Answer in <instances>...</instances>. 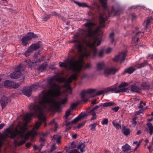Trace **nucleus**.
Wrapping results in <instances>:
<instances>
[{
  "mask_svg": "<svg viewBox=\"0 0 153 153\" xmlns=\"http://www.w3.org/2000/svg\"><path fill=\"white\" fill-rule=\"evenodd\" d=\"M51 15L57 16H58V17H59V15H57V14L56 12H54L52 13V14H49V15L46 14V15L45 16V17L42 18V20L44 21H45L47 20V19H48L50 18L51 17Z\"/></svg>",
  "mask_w": 153,
  "mask_h": 153,
  "instance_id": "nucleus-23",
  "label": "nucleus"
},
{
  "mask_svg": "<svg viewBox=\"0 0 153 153\" xmlns=\"http://www.w3.org/2000/svg\"><path fill=\"white\" fill-rule=\"evenodd\" d=\"M126 55V53L122 52L120 53L118 56H116L113 59V60L114 62H117L120 60V62L122 63L125 60Z\"/></svg>",
  "mask_w": 153,
  "mask_h": 153,
  "instance_id": "nucleus-10",
  "label": "nucleus"
},
{
  "mask_svg": "<svg viewBox=\"0 0 153 153\" xmlns=\"http://www.w3.org/2000/svg\"><path fill=\"white\" fill-rule=\"evenodd\" d=\"M128 85V83L125 82H122L119 85L118 89H117V84L116 83L111 86L104 88L102 90L98 91L96 93V95L94 96L97 95H100L104 93H107L109 92H113V91H115V92L116 93L120 92H126L128 91V89L125 87Z\"/></svg>",
  "mask_w": 153,
  "mask_h": 153,
  "instance_id": "nucleus-4",
  "label": "nucleus"
},
{
  "mask_svg": "<svg viewBox=\"0 0 153 153\" xmlns=\"http://www.w3.org/2000/svg\"><path fill=\"white\" fill-rule=\"evenodd\" d=\"M97 125V123H95L93 124H90L89 126L91 127L90 130L93 131H95L96 130V127Z\"/></svg>",
  "mask_w": 153,
  "mask_h": 153,
  "instance_id": "nucleus-32",
  "label": "nucleus"
},
{
  "mask_svg": "<svg viewBox=\"0 0 153 153\" xmlns=\"http://www.w3.org/2000/svg\"><path fill=\"white\" fill-rule=\"evenodd\" d=\"M45 59V58L44 56H43L41 57L39 59H38V61L39 62H41L42 61H43Z\"/></svg>",
  "mask_w": 153,
  "mask_h": 153,
  "instance_id": "nucleus-48",
  "label": "nucleus"
},
{
  "mask_svg": "<svg viewBox=\"0 0 153 153\" xmlns=\"http://www.w3.org/2000/svg\"><path fill=\"white\" fill-rule=\"evenodd\" d=\"M147 126L149 131V134L150 135H151L153 132V126H152V123H148Z\"/></svg>",
  "mask_w": 153,
  "mask_h": 153,
  "instance_id": "nucleus-30",
  "label": "nucleus"
},
{
  "mask_svg": "<svg viewBox=\"0 0 153 153\" xmlns=\"http://www.w3.org/2000/svg\"><path fill=\"white\" fill-rule=\"evenodd\" d=\"M148 63L146 61H145L141 63L137 64L135 66V67L137 68H140L144 67L148 65Z\"/></svg>",
  "mask_w": 153,
  "mask_h": 153,
  "instance_id": "nucleus-27",
  "label": "nucleus"
},
{
  "mask_svg": "<svg viewBox=\"0 0 153 153\" xmlns=\"http://www.w3.org/2000/svg\"><path fill=\"white\" fill-rule=\"evenodd\" d=\"M53 140L54 141H56L58 144H59L61 141L60 137L57 135H53Z\"/></svg>",
  "mask_w": 153,
  "mask_h": 153,
  "instance_id": "nucleus-25",
  "label": "nucleus"
},
{
  "mask_svg": "<svg viewBox=\"0 0 153 153\" xmlns=\"http://www.w3.org/2000/svg\"><path fill=\"white\" fill-rule=\"evenodd\" d=\"M37 62V61H35L32 62L30 59H28V60H26V62L27 64V65H28V66H29L30 67H31L32 65V64L35 63H36Z\"/></svg>",
  "mask_w": 153,
  "mask_h": 153,
  "instance_id": "nucleus-35",
  "label": "nucleus"
},
{
  "mask_svg": "<svg viewBox=\"0 0 153 153\" xmlns=\"http://www.w3.org/2000/svg\"><path fill=\"white\" fill-rule=\"evenodd\" d=\"M39 104V102L29 105V109L31 112L27 113L24 115V119L25 123L22 126L18 124L14 128H7L4 130L5 135L11 138H14L19 135V137L22 140L19 142L15 141L18 145L24 144L29 136L33 138L37 135L35 130L37 129L42 122L44 123V127L46 126L43 109L47 108L41 106Z\"/></svg>",
  "mask_w": 153,
  "mask_h": 153,
  "instance_id": "nucleus-2",
  "label": "nucleus"
},
{
  "mask_svg": "<svg viewBox=\"0 0 153 153\" xmlns=\"http://www.w3.org/2000/svg\"><path fill=\"white\" fill-rule=\"evenodd\" d=\"M122 131L124 135L127 136L129 134L130 130L129 129L126 128L125 126H123L122 127Z\"/></svg>",
  "mask_w": 153,
  "mask_h": 153,
  "instance_id": "nucleus-22",
  "label": "nucleus"
},
{
  "mask_svg": "<svg viewBox=\"0 0 153 153\" xmlns=\"http://www.w3.org/2000/svg\"><path fill=\"white\" fill-rule=\"evenodd\" d=\"M47 65V64L45 62L42 64L41 65L38 67V70L39 71L42 72L45 70Z\"/></svg>",
  "mask_w": 153,
  "mask_h": 153,
  "instance_id": "nucleus-21",
  "label": "nucleus"
},
{
  "mask_svg": "<svg viewBox=\"0 0 153 153\" xmlns=\"http://www.w3.org/2000/svg\"><path fill=\"white\" fill-rule=\"evenodd\" d=\"M96 116H92V117H91V120H94L96 119Z\"/></svg>",
  "mask_w": 153,
  "mask_h": 153,
  "instance_id": "nucleus-62",
  "label": "nucleus"
},
{
  "mask_svg": "<svg viewBox=\"0 0 153 153\" xmlns=\"http://www.w3.org/2000/svg\"><path fill=\"white\" fill-rule=\"evenodd\" d=\"M74 2L79 7H88L89 8H91L90 6L88 5L86 3H81L79 2L76 1H74Z\"/></svg>",
  "mask_w": 153,
  "mask_h": 153,
  "instance_id": "nucleus-19",
  "label": "nucleus"
},
{
  "mask_svg": "<svg viewBox=\"0 0 153 153\" xmlns=\"http://www.w3.org/2000/svg\"><path fill=\"white\" fill-rule=\"evenodd\" d=\"M152 20V19H151L150 18H149L147 19L144 21L143 22L144 25H145V29H146L147 28V27L148 25H149L151 21Z\"/></svg>",
  "mask_w": 153,
  "mask_h": 153,
  "instance_id": "nucleus-24",
  "label": "nucleus"
},
{
  "mask_svg": "<svg viewBox=\"0 0 153 153\" xmlns=\"http://www.w3.org/2000/svg\"><path fill=\"white\" fill-rule=\"evenodd\" d=\"M119 108V106H117L111 109L112 110L114 111L115 112H117L118 111Z\"/></svg>",
  "mask_w": 153,
  "mask_h": 153,
  "instance_id": "nucleus-43",
  "label": "nucleus"
},
{
  "mask_svg": "<svg viewBox=\"0 0 153 153\" xmlns=\"http://www.w3.org/2000/svg\"><path fill=\"white\" fill-rule=\"evenodd\" d=\"M40 54L39 52H38L37 53H35L34 56L35 57L37 58V56L38 55H39Z\"/></svg>",
  "mask_w": 153,
  "mask_h": 153,
  "instance_id": "nucleus-58",
  "label": "nucleus"
},
{
  "mask_svg": "<svg viewBox=\"0 0 153 153\" xmlns=\"http://www.w3.org/2000/svg\"><path fill=\"white\" fill-rule=\"evenodd\" d=\"M140 34H141V36H142L143 35V33L141 31H139L136 33V37L134 36L133 37L132 40L133 41H134L135 43L137 42L138 40H139V38H138V36Z\"/></svg>",
  "mask_w": 153,
  "mask_h": 153,
  "instance_id": "nucleus-18",
  "label": "nucleus"
},
{
  "mask_svg": "<svg viewBox=\"0 0 153 153\" xmlns=\"http://www.w3.org/2000/svg\"><path fill=\"white\" fill-rule=\"evenodd\" d=\"M117 71L114 68H106L104 71V73L105 74H115Z\"/></svg>",
  "mask_w": 153,
  "mask_h": 153,
  "instance_id": "nucleus-13",
  "label": "nucleus"
},
{
  "mask_svg": "<svg viewBox=\"0 0 153 153\" xmlns=\"http://www.w3.org/2000/svg\"><path fill=\"white\" fill-rule=\"evenodd\" d=\"M147 58L150 59H153V54L149 55L148 56Z\"/></svg>",
  "mask_w": 153,
  "mask_h": 153,
  "instance_id": "nucleus-53",
  "label": "nucleus"
},
{
  "mask_svg": "<svg viewBox=\"0 0 153 153\" xmlns=\"http://www.w3.org/2000/svg\"><path fill=\"white\" fill-rule=\"evenodd\" d=\"M40 42L39 41L37 43L31 45L28 49L25 52L24 55L26 57L29 56L31 52L38 49L39 47V43Z\"/></svg>",
  "mask_w": 153,
  "mask_h": 153,
  "instance_id": "nucleus-6",
  "label": "nucleus"
},
{
  "mask_svg": "<svg viewBox=\"0 0 153 153\" xmlns=\"http://www.w3.org/2000/svg\"><path fill=\"white\" fill-rule=\"evenodd\" d=\"M71 128V126H67L66 128L65 129V131L66 132L68 131Z\"/></svg>",
  "mask_w": 153,
  "mask_h": 153,
  "instance_id": "nucleus-51",
  "label": "nucleus"
},
{
  "mask_svg": "<svg viewBox=\"0 0 153 153\" xmlns=\"http://www.w3.org/2000/svg\"><path fill=\"white\" fill-rule=\"evenodd\" d=\"M5 124L4 123L0 124V129H2L4 126Z\"/></svg>",
  "mask_w": 153,
  "mask_h": 153,
  "instance_id": "nucleus-57",
  "label": "nucleus"
},
{
  "mask_svg": "<svg viewBox=\"0 0 153 153\" xmlns=\"http://www.w3.org/2000/svg\"><path fill=\"white\" fill-rule=\"evenodd\" d=\"M115 105V103L114 102H106L100 104V106H102L103 107H107L114 106Z\"/></svg>",
  "mask_w": 153,
  "mask_h": 153,
  "instance_id": "nucleus-17",
  "label": "nucleus"
},
{
  "mask_svg": "<svg viewBox=\"0 0 153 153\" xmlns=\"http://www.w3.org/2000/svg\"><path fill=\"white\" fill-rule=\"evenodd\" d=\"M112 123L113 126L117 129H120L121 127V125H120L118 123L115 122L114 121L112 122Z\"/></svg>",
  "mask_w": 153,
  "mask_h": 153,
  "instance_id": "nucleus-33",
  "label": "nucleus"
},
{
  "mask_svg": "<svg viewBox=\"0 0 153 153\" xmlns=\"http://www.w3.org/2000/svg\"><path fill=\"white\" fill-rule=\"evenodd\" d=\"M49 68L50 69H53V70L55 69V68L54 66V65H50L49 66Z\"/></svg>",
  "mask_w": 153,
  "mask_h": 153,
  "instance_id": "nucleus-55",
  "label": "nucleus"
},
{
  "mask_svg": "<svg viewBox=\"0 0 153 153\" xmlns=\"http://www.w3.org/2000/svg\"><path fill=\"white\" fill-rule=\"evenodd\" d=\"M48 133H49L48 132H47V133H41V135L43 136H46L47 135H48Z\"/></svg>",
  "mask_w": 153,
  "mask_h": 153,
  "instance_id": "nucleus-59",
  "label": "nucleus"
},
{
  "mask_svg": "<svg viewBox=\"0 0 153 153\" xmlns=\"http://www.w3.org/2000/svg\"><path fill=\"white\" fill-rule=\"evenodd\" d=\"M135 70V69L132 67H130L124 70L125 73L128 74H131Z\"/></svg>",
  "mask_w": 153,
  "mask_h": 153,
  "instance_id": "nucleus-26",
  "label": "nucleus"
},
{
  "mask_svg": "<svg viewBox=\"0 0 153 153\" xmlns=\"http://www.w3.org/2000/svg\"><path fill=\"white\" fill-rule=\"evenodd\" d=\"M140 85L139 82H137L131 85V91L133 92H139L141 90L138 87Z\"/></svg>",
  "mask_w": 153,
  "mask_h": 153,
  "instance_id": "nucleus-11",
  "label": "nucleus"
},
{
  "mask_svg": "<svg viewBox=\"0 0 153 153\" xmlns=\"http://www.w3.org/2000/svg\"><path fill=\"white\" fill-rule=\"evenodd\" d=\"M23 66L21 64H19L15 68V71L11 73L10 75V76H22L21 71L24 70Z\"/></svg>",
  "mask_w": 153,
  "mask_h": 153,
  "instance_id": "nucleus-8",
  "label": "nucleus"
},
{
  "mask_svg": "<svg viewBox=\"0 0 153 153\" xmlns=\"http://www.w3.org/2000/svg\"><path fill=\"white\" fill-rule=\"evenodd\" d=\"M76 147V143L75 142H72L68 149L67 147L65 148V149L66 151V153H79L77 149H73Z\"/></svg>",
  "mask_w": 153,
  "mask_h": 153,
  "instance_id": "nucleus-9",
  "label": "nucleus"
},
{
  "mask_svg": "<svg viewBox=\"0 0 153 153\" xmlns=\"http://www.w3.org/2000/svg\"><path fill=\"white\" fill-rule=\"evenodd\" d=\"M114 34L113 32L111 33L109 35V38L110 40L111 43L112 44H113L114 42Z\"/></svg>",
  "mask_w": 153,
  "mask_h": 153,
  "instance_id": "nucleus-31",
  "label": "nucleus"
},
{
  "mask_svg": "<svg viewBox=\"0 0 153 153\" xmlns=\"http://www.w3.org/2000/svg\"><path fill=\"white\" fill-rule=\"evenodd\" d=\"M104 67V65L102 62H99L97 64V68L98 70L102 69Z\"/></svg>",
  "mask_w": 153,
  "mask_h": 153,
  "instance_id": "nucleus-34",
  "label": "nucleus"
},
{
  "mask_svg": "<svg viewBox=\"0 0 153 153\" xmlns=\"http://www.w3.org/2000/svg\"><path fill=\"white\" fill-rule=\"evenodd\" d=\"M136 145L137 146L136 147L135 149V150H136L137 149V148L139 146L140 144V143H138Z\"/></svg>",
  "mask_w": 153,
  "mask_h": 153,
  "instance_id": "nucleus-60",
  "label": "nucleus"
},
{
  "mask_svg": "<svg viewBox=\"0 0 153 153\" xmlns=\"http://www.w3.org/2000/svg\"><path fill=\"white\" fill-rule=\"evenodd\" d=\"M131 16L132 17V18L133 19H134L137 17L134 14H131Z\"/></svg>",
  "mask_w": 153,
  "mask_h": 153,
  "instance_id": "nucleus-56",
  "label": "nucleus"
},
{
  "mask_svg": "<svg viewBox=\"0 0 153 153\" xmlns=\"http://www.w3.org/2000/svg\"><path fill=\"white\" fill-rule=\"evenodd\" d=\"M33 149H39V147L36 146H33Z\"/></svg>",
  "mask_w": 153,
  "mask_h": 153,
  "instance_id": "nucleus-63",
  "label": "nucleus"
},
{
  "mask_svg": "<svg viewBox=\"0 0 153 153\" xmlns=\"http://www.w3.org/2000/svg\"><path fill=\"white\" fill-rule=\"evenodd\" d=\"M15 79H18V80L20 81V82H23L24 79V77H11Z\"/></svg>",
  "mask_w": 153,
  "mask_h": 153,
  "instance_id": "nucleus-39",
  "label": "nucleus"
},
{
  "mask_svg": "<svg viewBox=\"0 0 153 153\" xmlns=\"http://www.w3.org/2000/svg\"><path fill=\"white\" fill-rule=\"evenodd\" d=\"M77 77H69L66 80L65 77H51L47 80L48 83L50 85L51 89H49L47 93L45 91H42L39 95V102L41 106L46 107L49 110L53 111L59 112L62 107L66 103L68 99L65 98L60 101H56L54 99L59 97L60 92L59 86L56 82H65L64 87L70 93L71 87L69 83L73 80H75Z\"/></svg>",
  "mask_w": 153,
  "mask_h": 153,
  "instance_id": "nucleus-3",
  "label": "nucleus"
},
{
  "mask_svg": "<svg viewBox=\"0 0 153 153\" xmlns=\"http://www.w3.org/2000/svg\"><path fill=\"white\" fill-rule=\"evenodd\" d=\"M86 116V114L85 113H82L74 119L71 121V123L74 124L79 121L81 119L84 118Z\"/></svg>",
  "mask_w": 153,
  "mask_h": 153,
  "instance_id": "nucleus-14",
  "label": "nucleus"
},
{
  "mask_svg": "<svg viewBox=\"0 0 153 153\" xmlns=\"http://www.w3.org/2000/svg\"><path fill=\"white\" fill-rule=\"evenodd\" d=\"M40 85L39 84H36L35 85H31L30 87L31 88V89L32 91H35L38 88Z\"/></svg>",
  "mask_w": 153,
  "mask_h": 153,
  "instance_id": "nucleus-29",
  "label": "nucleus"
},
{
  "mask_svg": "<svg viewBox=\"0 0 153 153\" xmlns=\"http://www.w3.org/2000/svg\"><path fill=\"white\" fill-rule=\"evenodd\" d=\"M101 106H100V105H96L94 107H93L92 109L93 110V111H94L95 110Z\"/></svg>",
  "mask_w": 153,
  "mask_h": 153,
  "instance_id": "nucleus-49",
  "label": "nucleus"
},
{
  "mask_svg": "<svg viewBox=\"0 0 153 153\" xmlns=\"http://www.w3.org/2000/svg\"><path fill=\"white\" fill-rule=\"evenodd\" d=\"M8 102V100L7 97L4 96H3L1 97L0 100V103L2 109L6 107Z\"/></svg>",
  "mask_w": 153,
  "mask_h": 153,
  "instance_id": "nucleus-12",
  "label": "nucleus"
},
{
  "mask_svg": "<svg viewBox=\"0 0 153 153\" xmlns=\"http://www.w3.org/2000/svg\"><path fill=\"white\" fill-rule=\"evenodd\" d=\"M95 91L94 89H88L82 91L81 93V96L82 100L85 102L88 101L91 94H93Z\"/></svg>",
  "mask_w": 153,
  "mask_h": 153,
  "instance_id": "nucleus-5",
  "label": "nucleus"
},
{
  "mask_svg": "<svg viewBox=\"0 0 153 153\" xmlns=\"http://www.w3.org/2000/svg\"><path fill=\"white\" fill-rule=\"evenodd\" d=\"M71 112V109H68L65 112V117L66 120L68 118V117L70 114Z\"/></svg>",
  "mask_w": 153,
  "mask_h": 153,
  "instance_id": "nucleus-36",
  "label": "nucleus"
},
{
  "mask_svg": "<svg viewBox=\"0 0 153 153\" xmlns=\"http://www.w3.org/2000/svg\"><path fill=\"white\" fill-rule=\"evenodd\" d=\"M31 88L29 87H26L24 88L22 91L23 94L28 97H29L31 95Z\"/></svg>",
  "mask_w": 153,
  "mask_h": 153,
  "instance_id": "nucleus-15",
  "label": "nucleus"
},
{
  "mask_svg": "<svg viewBox=\"0 0 153 153\" xmlns=\"http://www.w3.org/2000/svg\"><path fill=\"white\" fill-rule=\"evenodd\" d=\"M94 111H93L92 109H91L90 111V113L93 116H96V114L94 112Z\"/></svg>",
  "mask_w": 153,
  "mask_h": 153,
  "instance_id": "nucleus-45",
  "label": "nucleus"
},
{
  "mask_svg": "<svg viewBox=\"0 0 153 153\" xmlns=\"http://www.w3.org/2000/svg\"><path fill=\"white\" fill-rule=\"evenodd\" d=\"M137 117H134L132 120V123L133 124H134V125H136L137 124V122L136 121V120L137 119Z\"/></svg>",
  "mask_w": 153,
  "mask_h": 153,
  "instance_id": "nucleus-42",
  "label": "nucleus"
},
{
  "mask_svg": "<svg viewBox=\"0 0 153 153\" xmlns=\"http://www.w3.org/2000/svg\"><path fill=\"white\" fill-rule=\"evenodd\" d=\"M91 103L93 104H95L97 103V100H93L91 101Z\"/></svg>",
  "mask_w": 153,
  "mask_h": 153,
  "instance_id": "nucleus-54",
  "label": "nucleus"
},
{
  "mask_svg": "<svg viewBox=\"0 0 153 153\" xmlns=\"http://www.w3.org/2000/svg\"><path fill=\"white\" fill-rule=\"evenodd\" d=\"M141 86L143 88H146L148 86V84L146 82H143L141 85Z\"/></svg>",
  "mask_w": 153,
  "mask_h": 153,
  "instance_id": "nucleus-41",
  "label": "nucleus"
},
{
  "mask_svg": "<svg viewBox=\"0 0 153 153\" xmlns=\"http://www.w3.org/2000/svg\"><path fill=\"white\" fill-rule=\"evenodd\" d=\"M13 83V82L8 80H6L4 82V85L6 88H12Z\"/></svg>",
  "mask_w": 153,
  "mask_h": 153,
  "instance_id": "nucleus-20",
  "label": "nucleus"
},
{
  "mask_svg": "<svg viewBox=\"0 0 153 153\" xmlns=\"http://www.w3.org/2000/svg\"><path fill=\"white\" fill-rule=\"evenodd\" d=\"M45 139L43 137H41L40 138V141L41 142L44 141L45 140Z\"/></svg>",
  "mask_w": 153,
  "mask_h": 153,
  "instance_id": "nucleus-61",
  "label": "nucleus"
},
{
  "mask_svg": "<svg viewBox=\"0 0 153 153\" xmlns=\"http://www.w3.org/2000/svg\"><path fill=\"white\" fill-rule=\"evenodd\" d=\"M72 124V123H71V122H68L67 120L65 121V125L66 126H68L71 124Z\"/></svg>",
  "mask_w": 153,
  "mask_h": 153,
  "instance_id": "nucleus-50",
  "label": "nucleus"
},
{
  "mask_svg": "<svg viewBox=\"0 0 153 153\" xmlns=\"http://www.w3.org/2000/svg\"><path fill=\"white\" fill-rule=\"evenodd\" d=\"M108 122V120L107 118L104 119L102 121L101 123L102 125H107Z\"/></svg>",
  "mask_w": 153,
  "mask_h": 153,
  "instance_id": "nucleus-40",
  "label": "nucleus"
},
{
  "mask_svg": "<svg viewBox=\"0 0 153 153\" xmlns=\"http://www.w3.org/2000/svg\"><path fill=\"white\" fill-rule=\"evenodd\" d=\"M57 125L55 123V129H54V131H56L57 129Z\"/></svg>",
  "mask_w": 153,
  "mask_h": 153,
  "instance_id": "nucleus-64",
  "label": "nucleus"
},
{
  "mask_svg": "<svg viewBox=\"0 0 153 153\" xmlns=\"http://www.w3.org/2000/svg\"><path fill=\"white\" fill-rule=\"evenodd\" d=\"M77 105L76 104V103H73L71 105V109H73Z\"/></svg>",
  "mask_w": 153,
  "mask_h": 153,
  "instance_id": "nucleus-46",
  "label": "nucleus"
},
{
  "mask_svg": "<svg viewBox=\"0 0 153 153\" xmlns=\"http://www.w3.org/2000/svg\"><path fill=\"white\" fill-rule=\"evenodd\" d=\"M31 145V143L30 142H28L26 143L25 146L27 148H28Z\"/></svg>",
  "mask_w": 153,
  "mask_h": 153,
  "instance_id": "nucleus-52",
  "label": "nucleus"
},
{
  "mask_svg": "<svg viewBox=\"0 0 153 153\" xmlns=\"http://www.w3.org/2000/svg\"><path fill=\"white\" fill-rule=\"evenodd\" d=\"M104 51L103 49L101 50L99 54V56L100 57L102 56L103 54Z\"/></svg>",
  "mask_w": 153,
  "mask_h": 153,
  "instance_id": "nucleus-44",
  "label": "nucleus"
},
{
  "mask_svg": "<svg viewBox=\"0 0 153 153\" xmlns=\"http://www.w3.org/2000/svg\"><path fill=\"white\" fill-rule=\"evenodd\" d=\"M112 51V49L111 48H109L106 50V52L107 53H108Z\"/></svg>",
  "mask_w": 153,
  "mask_h": 153,
  "instance_id": "nucleus-47",
  "label": "nucleus"
},
{
  "mask_svg": "<svg viewBox=\"0 0 153 153\" xmlns=\"http://www.w3.org/2000/svg\"><path fill=\"white\" fill-rule=\"evenodd\" d=\"M37 36L33 33H28L27 36H25L22 39V44L24 46H26L27 42L33 38H36Z\"/></svg>",
  "mask_w": 153,
  "mask_h": 153,
  "instance_id": "nucleus-7",
  "label": "nucleus"
},
{
  "mask_svg": "<svg viewBox=\"0 0 153 153\" xmlns=\"http://www.w3.org/2000/svg\"><path fill=\"white\" fill-rule=\"evenodd\" d=\"M77 148L78 149L80 150V152H82L85 148V145L84 143H80L78 146Z\"/></svg>",
  "mask_w": 153,
  "mask_h": 153,
  "instance_id": "nucleus-28",
  "label": "nucleus"
},
{
  "mask_svg": "<svg viewBox=\"0 0 153 153\" xmlns=\"http://www.w3.org/2000/svg\"><path fill=\"white\" fill-rule=\"evenodd\" d=\"M122 149L123 150L121 152V153H128V151L131 150L130 146L127 144L123 146Z\"/></svg>",
  "mask_w": 153,
  "mask_h": 153,
  "instance_id": "nucleus-16",
  "label": "nucleus"
},
{
  "mask_svg": "<svg viewBox=\"0 0 153 153\" xmlns=\"http://www.w3.org/2000/svg\"><path fill=\"white\" fill-rule=\"evenodd\" d=\"M146 103L145 102H143L142 101H140V105L138 106V108L140 109H142L143 106L146 105Z\"/></svg>",
  "mask_w": 153,
  "mask_h": 153,
  "instance_id": "nucleus-38",
  "label": "nucleus"
},
{
  "mask_svg": "<svg viewBox=\"0 0 153 153\" xmlns=\"http://www.w3.org/2000/svg\"><path fill=\"white\" fill-rule=\"evenodd\" d=\"M103 12L99 16L100 25L91 22H88L84 24L86 27L85 30L82 29L73 36L74 40L71 42L74 43V46L71 52L76 49L80 55L79 58L75 60L72 57L69 60L66 59L64 62H59L60 67H63L71 71L73 75L70 76H77L78 73L82 70L90 68L91 65L90 63L84 65V57L94 58L97 54L96 45L99 46L102 40V32L100 28L105 27V22L111 16L119 15V10H115L113 7H108L102 6Z\"/></svg>",
  "mask_w": 153,
  "mask_h": 153,
  "instance_id": "nucleus-1",
  "label": "nucleus"
},
{
  "mask_svg": "<svg viewBox=\"0 0 153 153\" xmlns=\"http://www.w3.org/2000/svg\"><path fill=\"white\" fill-rule=\"evenodd\" d=\"M20 85V84L18 83H14L13 82L12 88H18Z\"/></svg>",
  "mask_w": 153,
  "mask_h": 153,
  "instance_id": "nucleus-37",
  "label": "nucleus"
}]
</instances>
